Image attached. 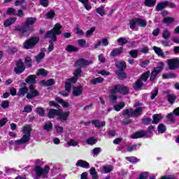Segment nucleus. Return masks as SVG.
Listing matches in <instances>:
<instances>
[{
	"label": "nucleus",
	"mask_w": 179,
	"mask_h": 179,
	"mask_svg": "<svg viewBox=\"0 0 179 179\" xmlns=\"http://www.w3.org/2000/svg\"><path fill=\"white\" fill-rule=\"evenodd\" d=\"M145 110V107H138L136 108L134 110H133V115L134 117H139L142 115V112Z\"/></svg>",
	"instance_id": "b1692460"
},
{
	"label": "nucleus",
	"mask_w": 179,
	"mask_h": 179,
	"mask_svg": "<svg viewBox=\"0 0 179 179\" xmlns=\"http://www.w3.org/2000/svg\"><path fill=\"white\" fill-rule=\"evenodd\" d=\"M166 126L163 123L159 124L157 127V130L160 134H164V132H166Z\"/></svg>",
	"instance_id": "a18cd8bd"
},
{
	"label": "nucleus",
	"mask_w": 179,
	"mask_h": 179,
	"mask_svg": "<svg viewBox=\"0 0 179 179\" xmlns=\"http://www.w3.org/2000/svg\"><path fill=\"white\" fill-rule=\"evenodd\" d=\"M90 174L92 176V179H98L99 176H97V171H96V169L94 167H92L90 169Z\"/></svg>",
	"instance_id": "4c0bfd02"
},
{
	"label": "nucleus",
	"mask_w": 179,
	"mask_h": 179,
	"mask_svg": "<svg viewBox=\"0 0 179 179\" xmlns=\"http://www.w3.org/2000/svg\"><path fill=\"white\" fill-rule=\"evenodd\" d=\"M62 26L59 23H57L52 29L48 31L45 35V38H51V41H49L48 51L51 52L54 50V43L52 41H57V36L61 34Z\"/></svg>",
	"instance_id": "f257e3e1"
},
{
	"label": "nucleus",
	"mask_w": 179,
	"mask_h": 179,
	"mask_svg": "<svg viewBox=\"0 0 179 179\" xmlns=\"http://www.w3.org/2000/svg\"><path fill=\"white\" fill-rule=\"evenodd\" d=\"M45 57V53L40 52L38 55L35 56V61L37 64H40L43 59Z\"/></svg>",
	"instance_id": "72a5a7b5"
},
{
	"label": "nucleus",
	"mask_w": 179,
	"mask_h": 179,
	"mask_svg": "<svg viewBox=\"0 0 179 179\" xmlns=\"http://www.w3.org/2000/svg\"><path fill=\"white\" fill-rule=\"evenodd\" d=\"M101 152V149L100 148H95L92 150V153L94 157H96Z\"/></svg>",
	"instance_id": "5fc2aeb1"
},
{
	"label": "nucleus",
	"mask_w": 179,
	"mask_h": 179,
	"mask_svg": "<svg viewBox=\"0 0 179 179\" xmlns=\"http://www.w3.org/2000/svg\"><path fill=\"white\" fill-rule=\"evenodd\" d=\"M148 172H143L140 174L139 179H148Z\"/></svg>",
	"instance_id": "774afa93"
},
{
	"label": "nucleus",
	"mask_w": 179,
	"mask_h": 179,
	"mask_svg": "<svg viewBox=\"0 0 179 179\" xmlns=\"http://www.w3.org/2000/svg\"><path fill=\"white\" fill-rule=\"evenodd\" d=\"M36 114H38L41 117H44L45 110L43 108H36Z\"/></svg>",
	"instance_id": "3c124183"
},
{
	"label": "nucleus",
	"mask_w": 179,
	"mask_h": 179,
	"mask_svg": "<svg viewBox=\"0 0 179 179\" xmlns=\"http://www.w3.org/2000/svg\"><path fill=\"white\" fill-rule=\"evenodd\" d=\"M43 129L45 131H51L52 129V123L51 122H48L46 124L43 126Z\"/></svg>",
	"instance_id": "09e8293b"
},
{
	"label": "nucleus",
	"mask_w": 179,
	"mask_h": 179,
	"mask_svg": "<svg viewBox=\"0 0 179 179\" xmlns=\"http://www.w3.org/2000/svg\"><path fill=\"white\" fill-rule=\"evenodd\" d=\"M59 112V110H56V109H50L49 110L48 117V118H54L55 115L58 116V113Z\"/></svg>",
	"instance_id": "c85d7f7f"
},
{
	"label": "nucleus",
	"mask_w": 179,
	"mask_h": 179,
	"mask_svg": "<svg viewBox=\"0 0 179 179\" xmlns=\"http://www.w3.org/2000/svg\"><path fill=\"white\" fill-rule=\"evenodd\" d=\"M145 5L149 7L155 6L156 5V0H145Z\"/></svg>",
	"instance_id": "8fccbe9b"
},
{
	"label": "nucleus",
	"mask_w": 179,
	"mask_h": 179,
	"mask_svg": "<svg viewBox=\"0 0 179 179\" xmlns=\"http://www.w3.org/2000/svg\"><path fill=\"white\" fill-rule=\"evenodd\" d=\"M113 167L111 165H104L103 166V173L108 174V173H111V171L113 170Z\"/></svg>",
	"instance_id": "58836bf2"
},
{
	"label": "nucleus",
	"mask_w": 179,
	"mask_h": 179,
	"mask_svg": "<svg viewBox=\"0 0 179 179\" xmlns=\"http://www.w3.org/2000/svg\"><path fill=\"white\" fill-rule=\"evenodd\" d=\"M76 167H82L83 169H89L90 167L89 163L86 161L78 160L76 164Z\"/></svg>",
	"instance_id": "a211bd4d"
},
{
	"label": "nucleus",
	"mask_w": 179,
	"mask_h": 179,
	"mask_svg": "<svg viewBox=\"0 0 179 179\" xmlns=\"http://www.w3.org/2000/svg\"><path fill=\"white\" fill-rule=\"evenodd\" d=\"M117 96L111 93L110 101L112 104H114V103H117Z\"/></svg>",
	"instance_id": "e2e57ef3"
},
{
	"label": "nucleus",
	"mask_w": 179,
	"mask_h": 179,
	"mask_svg": "<svg viewBox=\"0 0 179 179\" xmlns=\"http://www.w3.org/2000/svg\"><path fill=\"white\" fill-rule=\"evenodd\" d=\"M167 99L170 104H174V102L176 101V99H177V97L174 94H169L167 96Z\"/></svg>",
	"instance_id": "e433bc0d"
},
{
	"label": "nucleus",
	"mask_w": 179,
	"mask_h": 179,
	"mask_svg": "<svg viewBox=\"0 0 179 179\" xmlns=\"http://www.w3.org/2000/svg\"><path fill=\"white\" fill-rule=\"evenodd\" d=\"M136 24H138L137 17L133 18L129 20V26L131 30H138Z\"/></svg>",
	"instance_id": "4be33fe9"
},
{
	"label": "nucleus",
	"mask_w": 179,
	"mask_h": 179,
	"mask_svg": "<svg viewBox=\"0 0 179 179\" xmlns=\"http://www.w3.org/2000/svg\"><path fill=\"white\" fill-rule=\"evenodd\" d=\"M37 22V18L36 17H27V21L25 22V27H29V26H31V24H34Z\"/></svg>",
	"instance_id": "5701e85b"
},
{
	"label": "nucleus",
	"mask_w": 179,
	"mask_h": 179,
	"mask_svg": "<svg viewBox=\"0 0 179 179\" xmlns=\"http://www.w3.org/2000/svg\"><path fill=\"white\" fill-rule=\"evenodd\" d=\"M149 76H150V71H148L145 73H143L139 79H138L134 84V89L135 90H140L141 88L143 87V82H146Z\"/></svg>",
	"instance_id": "20e7f679"
},
{
	"label": "nucleus",
	"mask_w": 179,
	"mask_h": 179,
	"mask_svg": "<svg viewBox=\"0 0 179 179\" xmlns=\"http://www.w3.org/2000/svg\"><path fill=\"white\" fill-rule=\"evenodd\" d=\"M91 64H93V62H92L90 60H86L84 59H80L76 62V66H80V67L87 66V65H91Z\"/></svg>",
	"instance_id": "ddd939ff"
},
{
	"label": "nucleus",
	"mask_w": 179,
	"mask_h": 179,
	"mask_svg": "<svg viewBox=\"0 0 179 179\" xmlns=\"http://www.w3.org/2000/svg\"><path fill=\"white\" fill-rule=\"evenodd\" d=\"M71 114V112H63L62 110L59 109V113H57V120L59 121H66L68 120V117H69V115Z\"/></svg>",
	"instance_id": "f8f14e48"
},
{
	"label": "nucleus",
	"mask_w": 179,
	"mask_h": 179,
	"mask_svg": "<svg viewBox=\"0 0 179 179\" xmlns=\"http://www.w3.org/2000/svg\"><path fill=\"white\" fill-rule=\"evenodd\" d=\"M26 83H22L20 84V88L18 90V96L19 97H24V95L29 93V88L26 87Z\"/></svg>",
	"instance_id": "9d476101"
},
{
	"label": "nucleus",
	"mask_w": 179,
	"mask_h": 179,
	"mask_svg": "<svg viewBox=\"0 0 179 179\" xmlns=\"http://www.w3.org/2000/svg\"><path fill=\"white\" fill-rule=\"evenodd\" d=\"M2 108H8L9 107V101L6 100L1 102Z\"/></svg>",
	"instance_id": "338daca9"
},
{
	"label": "nucleus",
	"mask_w": 179,
	"mask_h": 179,
	"mask_svg": "<svg viewBox=\"0 0 179 179\" xmlns=\"http://www.w3.org/2000/svg\"><path fill=\"white\" fill-rule=\"evenodd\" d=\"M153 50H154L156 54H157V55L159 57H161L162 58H165L166 56L164 55V53L163 52V50H162V48L154 46Z\"/></svg>",
	"instance_id": "bb28decb"
},
{
	"label": "nucleus",
	"mask_w": 179,
	"mask_h": 179,
	"mask_svg": "<svg viewBox=\"0 0 179 179\" xmlns=\"http://www.w3.org/2000/svg\"><path fill=\"white\" fill-rule=\"evenodd\" d=\"M55 82L54 79H49L48 80H43L40 82V85L42 86H52Z\"/></svg>",
	"instance_id": "393cba45"
},
{
	"label": "nucleus",
	"mask_w": 179,
	"mask_h": 179,
	"mask_svg": "<svg viewBox=\"0 0 179 179\" xmlns=\"http://www.w3.org/2000/svg\"><path fill=\"white\" fill-rule=\"evenodd\" d=\"M137 24H138V26H140L141 27H146V24H148V22L145 20H143L141 18H137Z\"/></svg>",
	"instance_id": "ea45409f"
},
{
	"label": "nucleus",
	"mask_w": 179,
	"mask_h": 179,
	"mask_svg": "<svg viewBox=\"0 0 179 179\" xmlns=\"http://www.w3.org/2000/svg\"><path fill=\"white\" fill-rule=\"evenodd\" d=\"M22 132L23 134L22 137L15 141V145H27L30 141L31 127L29 125L24 126Z\"/></svg>",
	"instance_id": "f03ea898"
},
{
	"label": "nucleus",
	"mask_w": 179,
	"mask_h": 179,
	"mask_svg": "<svg viewBox=\"0 0 179 179\" xmlns=\"http://www.w3.org/2000/svg\"><path fill=\"white\" fill-rule=\"evenodd\" d=\"M173 22H174V18L170 17H165L163 20V22L165 23V24H171Z\"/></svg>",
	"instance_id": "864d4df0"
},
{
	"label": "nucleus",
	"mask_w": 179,
	"mask_h": 179,
	"mask_svg": "<svg viewBox=\"0 0 179 179\" xmlns=\"http://www.w3.org/2000/svg\"><path fill=\"white\" fill-rule=\"evenodd\" d=\"M15 30L20 32V36H29L27 28L22 27L19 25L15 26Z\"/></svg>",
	"instance_id": "dca6fc26"
},
{
	"label": "nucleus",
	"mask_w": 179,
	"mask_h": 179,
	"mask_svg": "<svg viewBox=\"0 0 179 179\" xmlns=\"http://www.w3.org/2000/svg\"><path fill=\"white\" fill-rule=\"evenodd\" d=\"M96 142H97V141L93 137H91L87 140V145H95Z\"/></svg>",
	"instance_id": "bf43d9fd"
},
{
	"label": "nucleus",
	"mask_w": 179,
	"mask_h": 179,
	"mask_svg": "<svg viewBox=\"0 0 179 179\" xmlns=\"http://www.w3.org/2000/svg\"><path fill=\"white\" fill-rule=\"evenodd\" d=\"M38 41H40V38L38 37L31 38L25 41L24 43V48L26 50H30V48H33V47H34V45H36Z\"/></svg>",
	"instance_id": "6e6552de"
},
{
	"label": "nucleus",
	"mask_w": 179,
	"mask_h": 179,
	"mask_svg": "<svg viewBox=\"0 0 179 179\" xmlns=\"http://www.w3.org/2000/svg\"><path fill=\"white\" fill-rule=\"evenodd\" d=\"M66 50H67L68 52H76L79 51V48L72 45H67Z\"/></svg>",
	"instance_id": "f704fd0d"
},
{
	"label": "nucleus",
	"mask_w": 179,
	"mask_h": 179,
	"mask_svg": "<svg viewBox=\"0 0 179 179\" xmlns=\"http://www.w3.org/2000/svg\"><path fill=\"white\" fill-rule=\"evenodd\" d=\"M56 101H58L64 108H68V107H69V103L66 102L62 99L56 98Z\"/></svg>",
	"instance_id": "c9c22d12"
},
{
	"label": "nucleus",
	"mask_w": 179,
	"mask_h": 179,
	"mask_svg": "<svg viewBox=\"0 0 179 179\" xmlns=\"http://www.w3.org/2000/svg\"><path fill=\"white\" fill-rule=\"evenodd\" d=\"M96 13L100 15V16H104L106 15V11L104 10V6H101L96 9Z\"/></svg>",
	"instance_id": "49530a36"
},
{
	"label": "nucleus",
	"mask_w": 179,
	"mask_h": 179,
	"mask_svg": "<svg viewBox=\"0 0 179 179\" xmlns=\"http://www.w3.org/2000/svg\"><path fill=\"white\" fill-rule=\"evenodd\" d=\"M129 54L130 55V57L131 58H138V50H131Z\"/></svg>",
	"instance_id": "13d9d810"
},
{
	"label": "nucleus",
	"mask_w": 179,
	"mask_h": 179,
	"mask_svg": "<svg viewBox=\"0 0 179 179\" xmlns=\"http://www.w3.org/2000/svg\"><path fill=\"white\" fill-rule=\"evenodd\" d=\"M36 76L35 75H31L25 79V82L26 83H31L33 85V83H36Z\"/></svg>",
	"instance_id": "2f4dec72"
},
{
	"label": "nucleus",
	"mask_w": 179,
	"mask_h": 179,
	"mask_svg": "<svg viewBox=\"0 0 179 179\" xmlns=\"http://www.w3.org/2000/svg\"><path fill=\"white\" fill-rule=\"evenodd\" d=\"M25 64L27 65V66H29V68L31 66V58H30V57H27L25 58Z\"/></svg>",
	"instance_id": "69168bd1"
},
{
	"label": "nucleus",
	"mask_w": 179,
	"mask_h": 179,
	"mask_svg": "<svg viewBox=\"0 0 179 179\" xmlns=\"http://www.w3.org/2000/svg\"><path fill=\"white\" fill-rule=\"evenodd\" d=\"M115 66L118 69H120V71H123V69H125V68H127V64L125 63V62L122 61L117 62L115 63Z\"/></svg>",
	"instance_id": "cd10ccee"
},
{
	"label": "nucleus",
	"mask_w": 179,
	"mask_h": 179,
	"mask_svg": "<svg viewBox=\"0 0 179 179\" xmlns=\"http://www.w3.org/2000/svg\"><path fill=\"white\" fill-rule=\"evenodd\" d=\"M164 117L162 115V114H155L152 115V123L153 124H158L163 120Z\"/></svg>",
	"instance_id": "aec40b11"
},
{
	"label": "nucleus",
	"mask_w": 179,
	"mask_h": 179,
	"mask_svg": "<svg viewBox=\"0 0 179 179\" xmlns=\"http://www.w3.org/2000/svg\"><path fill=\"white\" fill-rule=\"evenodd\" d=\"M38 96V92L34 89L33 85L29 86V92L27 94V99L30 100L31 99H34V97H37Z\"/></svg>",
	"instance_id": "9b49d317"
},
{
	"label": "nucleus",
	"mask_w": 179,
	"mask_h": 179,
	"mask_svg": "<svg viewBox=\"0 0 179 179\" xmlns=\"http://www.w3.org/2000/svg\"><path fill=\"white\" fill-rule=\"evenodd\" d=\"M168 64V67L171 71H176L179 69V59L178 58H173L169 59L166 60Z\"/></svg>",
	"instance_id": "0eeeda50"
},
{
	"label": "nucleus",
	"mask_w": 179,
	"mask_h": 179,
	"mask_svg": "<svg viewBox=\"0 0 179 179\" xmlns=\"http://www.w3.org/2000/svg\"><path fill=\"white\" fill-rule=\"evenodd\" d=\"M122 114L124 117H134V109H124L122 112Z\"/></svg>",
	"instance_id": "a878e982"
},
{
	"label": "nucleus",
	"mask_w": 179,
	"mask_h": 179,
	"mask_svg": "<svg viewBox=\"0 0 179 179\" xmlns=\"http://www.w3.org/2000/svg\"><path fill=\"white\" fill-rule=\"evenodd\" d=\"M117 43L120 45H124V44L128 43V40L125 38L120 37L117 39Z\"/></svg>",
	"instance_id": "6e6d98bb"
},
{
	"label": "nucleus",
	"mask_w": 179,
	"mask_h": 179,
	"mask_svg": "<svg viewBox=\"0 0 179 179\" xmlns=\"http://www.w3.org/2000/svg\"><path fill=\"white\" fill-rule=\"evenodd\" d=\"M126 160L130 163H138L139 162V159L136 158V157H127Z\"/></svg>",
	"instance_id": "de8ad7c7"
},
{
	"label": "nucleus",
	"mask_w": 179,
	"mask_h": 179,
	"mask_svg": "<svg viewBox=\"0 0 179 179\" xmlns=\"http://www.w3.org/2000/svg\"><path fill=\"white\" fill-rule=\"evenodd\" d=\"M163 79H174L177 78V74L174 73H168L162 75Z\"/></svg>",
	"instance_id": "c756f323"
},
{
	"label": "nucleus",
	"mask_w": 179,
	"mask_h": 179,
	"mask_svg": "<svg viewBox=\"0 0 179 179\" xmlns=\"http://www.w3.org/2000/svg\"><path fill=\"white\" fill-rule=\"evenodd\" d=\"M129 91V90L128 87L121 85H116L112 88L110 93L112 94H115V93H120V94H128Z\"/></svg>",
	"instance_id": "39448f33"
},
{
	"label": "nucleus",
	"mask_w": 179,
	"mask_h": 179,
	"mask_svg": "<svg viewBox=\"0 0 179 179\" xmlns=\"http://www.w3.org/2000/svg\"><path fill=\"white\" fill-rule=\"evenodd\" d=\"M92 124L94 125L95 128H101V127H106V122H100V120H92Z\"/></svg>",
	"instance_id": "412c9836"
},
{
	"label": "nucleus",
	"mask_w": 179,
	"mask_h": 179,
	"mask_svg": "<svg viewBox=\"0 0 179 179\" xmlns=\"http://www.w3.org/2000/svg\"><path fill=\"white\" fill-rule=\"evenodd\" d=\"M34 171L36 173V176L34 178V179H45L48 177V173H50V166L46 165L43 169V167L38 165L34 167Z\"/></svg>",
	"instance_id": "7ed1b4c3"
},
{
	"label": "nucleus",
	"mask_w": 179,
	"mask_h": 179,
	"mask_svg": "<svg viewBox=\"0 0 179 179\" xmlns=\"http://www.w3.org/2000/svg\"><path fill=\"white\" fill-rule=\"evenodd\" d=\"M123 51H124V48L122 47L115 48L110 52V57H112V58L118 57L121 55V54H122Z\"/></svg>",
	"instance_id": "4468645a"
},
{
	"label": "nucleus",
	"mask_w": 179,
	"mask_h": 179,
	"mask_svg": "<svg viewBox=\"0 0 179 179\" xmlns=\"http://www.w3.org/2000/svg\"><path fill=\"white\" fill-rule=\"evenodd\" d=\"M39 3L43 6V8H48L50 2L48 0H39Z\"/></svg>",
	"instance_id": "4d7b16f0"
},
{
	"label": "nucleus",
	"mask_w": 179,
	"mask_h": 179,
	"mask_svg": "<svg viewBox=\"0 0 179 179\" xmlns=\"http://www.w3.org/2000/svg\"><path fill=\"white\" fill-rule=\"evenodd\" d=\"M103 82L104 78L101 77H98L90 80V83H92V85H97L98 83H103Z\"/></svg>",
	"instance_id": "473e14b6"
},
{
	"label": "nucleus",
	"mask_w": 179,
	"mask_h": 179,
	"mask_svg": "<svg viewBox=\"0 0 179 179\" xmlns=\"http://www.w3.org/2000/svg\"><path fill=\"white\" fill-rule=\"evenodd\" d=\"M55 16V11L54 10H50L48 13L45 14V19H54Z\"/></svg>",
	"instance_id": "37998d69"
},
{
	"label": "nucleus",
	"mask_w": 179,
	"mask_h": 179,
	"mask_svg": "<svg viewBox=\"0 0 179 179\" xmlns=\"http://www.w3.org/2000/svg\"><path fill=\"white\" fill-rule=\"evenodd\" d=\"M64 87L66 92H70L71 88L72 87V85L69 81H66Z\"/></svg>",
	"instance_id": "0e129e2a"
},
{
	"label": "nucleus",
	"mask_w": 179,
	"mask_h": 179,
	"mask_svg": "<svg viewBox=\"0 0 179 179\" xmlns=\"http://www.w3.org/2000/svg\"><path fill=\"white\" fill-rule=\"evenodd\" d=\"M171 34L169 32V30L164 29L162 32V37L165 40H167L168 38H170Z\"/></svg>",
	"instance_id": "603ef678"
},
{
	"label": "nucleus",
	"mask_w": 179,
	"mask_h": 179,
	"mask_svg": "<svg viewBox=\"0 0 179 179\" xmlns=\"http://www.w3.org/2000/svg\"><path fill=\"white\" fill-rule=\"evenodd\" d=\"M26 67L24 66V63H23L22 60H18L16 63V67L14 69V72L17 75H19L20 73H23Z\"/></svg>",
	"instance_id": "1a4fd4ad"
},
{
	"label": "nucleus",
	"mask_w": 179,
	"mask_h": 179,
	"mask_svg": "<svg viewBox=\"0 0 179 179\" xmlns=\"http://www.w3.org/2000/svg\"><path fill=\"white\" fill-rule=\"evenodd\" d=\"M146 131L144 130H141L139 131H136L133 135H131V139H138L139 138H143V136H146Z\"/></svg>",
	"instance_id": "f3484780"
},
{
	"label": "nucleus",
	"mask_w": 179,
	"mask_h": 179,
	"mask_svg": "<svg viewBox=\"0 0 179 179\" xmlns=\"http://www.w3.org/2000/svg\"><path fill=\"white\" fill-rule=\"evenodd\" d=\"M164 68V63L160 62L159 65L154 69V70L151 72L150 80L153 82V80H156V78H157V75L160 73L163 69Z\"/></svg>",
	"instance_id": "423d86ee"
},
{
	"label": "nucleus",
	"mask_w": 179,
	"mask_h": 179,
	"mask_svg": "<svg viewBox=\"0 0 179 179\" xmlns=\"http://www.w3.org/2000/svg\"><path fill=\"white\" fill-rule=\"evenodd\" d=\"M16 20H17V17H10L4 21L3 24L5 27H9V26L13 24V23L16 22Z\"/></svg>",
	"instance_id": "6ab92c4d"
},
{
	"label": "nucleus",
	"mask_w": 179,
	"mask_h": 179,
	"mask_svg": "<svg viewBox=\"0 0 179 179\" xmlns=\"http://www.w3.org/2000/svg\"><path fill=\"white\" fill-rule=\"evenodd\" d=\"M7 15H16V10L13 8H9L6 12Z\"/></svg>",
	"instance_id": "680f3d73"
},
{
	"label": "nucleus",
	"mask_w": 179,
	"mask_h": 179,
	"mask_svg": "<svg viewBox=\"0 0 179 179\" xmlns=\"http://www.w3.org/2000/svg\"><path fill=\"white\" fill-rule=\"evenodd\" d=\"M33 111V108H31V106L27 105L24 106L23 113H31Z\"/></svg>",
	"instance_id": "052dcab7"
},
{
	"label": "nucleus",
	"mask_w": 179,
	"mask_h": 179,
	"mask_svg": "<svg viewBox=\"0 0 179 179\" xmlns=\"http://www.w3.org/2000/svg\"><path fill=\"white\" fill-rule=\"evenodd\" d=\"M37 76H47V75H48V71H47L45 69H41L38 71L37 73H36Z\"/></svg>",
	"instance_id": "a19ab883"
},
{
	"label": "nucleus",
	"mask_w": 179,
	"mask_h": 179,
	"mask_svg": "<svg viewBox=\"0 0 179 179\" xmlns=\"http://www.w3.org/2000/svg\"><path fill=\"white\" fill-rule=\"evenodd\" d=\"M73 96L74 97H78L79 96L82 95V93H83V87L78 86V87H73Z\"/></svg>",
	"instance_id": "2eb2a0df"
},
{
	"label": "nucleus",
	"mask_w": 179,
	"mask_h": 179,
	"mask_svg": "<svg viewBox=\"0 0 179 179\" xmlns=\"http://www.w3.org/2000/svg\"><path fill=\"white\" fill-rule=\"evenodd\" d=\"M116 75H117L119 79H125L127 78V74L122 70L117 71Z\"/></svg>",
	"instance_id": "c03bdc74"
},
{
	"label": "nucleus",
	"mask_w": 179,
	"mask_h": 179,
	"mask_svg": "<svg viewBox=\"0 0 179 179\" xmlns=\"http://www.w3.org/2000/svg\"><path fill=\"white\" fill-rule=\"evenodd\" d=\"M166 3H166V1L158 3L155 7V10H157V12H160V10H163V9L166 8Z\"/></svg>",
	"instance_id": "7c9ffc66"
},
{
	"label": "nucleus",
	"mask_w": 179,
	"mask_h": 179,
	"mask_svg": "<svg viewBox=\"0 0 179 179\" xmlns=\"http://www.w3.org/2000/svg\"><path fill=\"white\" fill-rule=\"evenodd\" d=\"M125 107V103L124 102H121L120 103L117 105H115L113 108L115 111H120V110H122Z\"/></svg>",
	"instance_id": "79ce46f5"
}]
</instances>
